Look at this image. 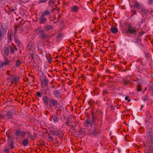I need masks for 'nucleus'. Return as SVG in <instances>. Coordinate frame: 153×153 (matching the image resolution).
<instances>
[{
	"mask_svg": "<svg viewBox=\"0 0 153 153\" xmlns=\"http://www.w3.org/2000/svg\"><path fill=\"white\" fill-rule=\"evenodd\" d=\"M141 11H143V10L142 9V10H141Z\"/></svg>",
	"mask_w": 153,
	"mask_h": 153,
	"instance_id": "obj_40",
	"label": "nucleus"
},
{
	"mask_svg": "<svg viewBox=\"0 0 153 153\" xmlns=\"http://www.w3.org/2000/svg\"><path fill=\"white\" fill-rule=\"evenodd\" d=\"M132 12L134 14H137V12L135 10L133 11Z\"/></svg>",
	"mask_w": 153,
	"mask_h": 153,
	"instance_id": "obj_29",
	"label": "nucleus"
},
{
	"mask_svg": "<svg viewBox=\"0 0 153 153\" xmlns=\"http://www.w3.org/2000/svg\"><path fill=\"white\" fill-rule=\"evenodd\" d=\"M36 33L39 34L43 33H44V30H42L41 27L38 28L36 30Z\"/></svg>",
	"mask_w": 153,
	"mask_h": 153,
	"instance_id": "obj_9",
	"label": "nucleus"
},
{
	"mask_svg": "<svg viewBox=\"0 0 153 153\" xmlns=\"http://www.w3.org/2000/svg\"><path fill=\"white\" fill-rule=\"evenodd\" d=\"M28 137L30 138L33 139V136L31 134H29L28 136Z\"/></svg>",
	"mask_w": 153,
	"mask_h": 153,
	"instance_id": "obj_24",
	"label": "nucleus"
},
{
	"mask_svg": "<svg viewBox=\"0 0 153 153\" xmlns=\"http://www.w3.org/2000/svg\"><path fill=\"white\" fill-rule=\"evenodd\" d=\"M152 132L149 131L147 133V142L145 146L151 150L153 149V136L152 135Z\"/></svg>",
	"mask_w": 153,
	"mask_h": 153,
	"instance_id": "obj_1",
	"label": "nucleus"
},
{
	"mask_svg": "<svg viewBox=\"0 0 153 153\" xmlns=\"http://www.w3.org/2000/svg\"><path fill=\"white\" fill-rule=\"evenodd\" d=\"M48 138L49 139H52V137L51 136H49Z\"/></svg>",
	"mask_w": 153,
	"mask_h": 153,
	"instance_id": "obj_35",
	"label": "nucleus"
},
{
	"mask_svg": "<svg viewBox=\"0 0 153 153\" xmlns=\"http://www.w3.org/2000/svg\"><path fill=\"white\" fill-rule=\"evenodd\" d=\"M20 131L19 130H17L15 131V134L17 136H19L20 134Z\"/></svg>",
	"mask_w": 153,
	"mask_h": 153,
	"instance_id": "obj_18",
	"label": "nucleus"
},
{
	"mask_svg": "<svg viewBox=\"0 0 153 153\" xmlns=\"http://www.w3.org/2000/svg\"><path fill=\"white\" fill-rule=\"evenodd\" d=\"M39 20L41 23H43L47 20V18L45 17L44 16H43V15H41L39 18Z\"/></svg>",
	"mask_w": 153,
	"mask_h": 153,
	"instance_id": "obj_6",
	"label": "nucleus"
},
{
	"mask_svg": "<svg viewBox=\"0 0 153 153\" xmlns=\"http://www.w3.org/2000/svg\"><path fill=\"white\" fill-rule=\"evenodd\" d=\"M22 143L24 146H26L28 143V139H25L22 141Z\"/></svg>",
	"mask_w": 153,
	"mask_h": 153,
	"instance_id": "obj_13",
	"label": "nucleus"
},
{
	"mask_svg": "<svg viewBox=\"0 0 153 153\" xmlns=\"http://www.w3.org/2000/svg\"><path fill=\"white\" fill-rule=\"evenodd\" d=\"M8 61L7 60L2 64V65L4 66V65H6L8 64Z\"/></svg>",
	"mask_w": 153,
	"mask_h": 153,
	"instance_id": "obj_21",
	"label": "nucleus"
},
{
	"mask_svg": "<svg viewBox=\"0 0 153 153\" xmlns=\"http://www.w3.org/2000/svg\"><path fill=\"white\" fill-rule=\"evenodd\" d=\"M71 11L72 12H76L79 10V7L76 6H74L71 8Z\"/></svg>",
	"mask_w": 153,
	"mask_h": 153,
	"instance_id": "obj_7",
	"label": "nucleus"
},
{
	"mask_svg": "<svg viewBox=\"0 0 153 153\" xmlns=\"http://www.w3.org/2000/svg\"><path fill=\"white\" fill-rule=\"evenodd\" d=\"M92 123V122L91 120H86L85 123H83L84 126L85 127H88L91 126Z\"/></svg>",
	"mask_w": 153,
	"mask_h": 153,
	"instance_id": "obj_5",
	"label": "nucleus"
},
{
	"mask_svg": "<svg viewBox=\"0 0 153 153\" xmlns=\"http://www.w3.org/2000/svg\"><path fill=\"white\" fill-rule=\"evenodd\" d=\"M9 39L10 40H11V35H9Z\"/></svg>",
	"mask_w": 153,
	"mask_h": 153,
	"instance_id": "obj_34",
	"label": "nucleus"
},
{
	"mask_svg": "<svg viewBox=\"0 0 153 153\" xmlns=\"http://www.w3.org/2000/svg\"><path fill=\"white\" fill-rule=\"evenodd\" d=\"M147 153H148V152H147Z\"/></svg>",
	"mask_w": 153,
	"mask_h": 153,
	"instance_id": "obj_43",
	"label": "nucleus"
},
{
	"mask_svg": "<svg viewBox=\"0 0 153 153\" xmlns=\"http://www.w3.org/2000/svg\"><path fill=\"white\" fill-rule=\"evenodd\" d=\"M53 95L56 97H59L60 96V93L58 91H56L53 92Z\"/></svg>",
	"mask_w": 153,
	"mask_h": 153,
	"instance_id": "obj_10",
	"label": "nucleus"
},
{
	"mask_svg": "<svg viewBox=\"0 0 153 153\" xmlns=\"http://www.w3.org/2000/svg\"><path fill=\"white\" fill-rule=\"evenodd\" d=\"M48 81L46 78H44L42 81V86L45 87L48 86Z\"/></svg>",
	"mask_w": 153,
	"mask_h": 153,
	"instance_id": "obj_3",
	"label": "nucleus"
},
{
	"mask_svg": "<svg viewBox=\"0 0 153 153\" xmlns=\"http://www.w3.org/2000/svg\"><path fill=\"white\" fill-rule=\"evenodd\" d=\"M37 95L40 97H41V95L40 93L39 92H38L37 93Z\"/></svg>",
	"mask_w": 153,
	"mask_h": 153,
	"instance_id": "obj_28",
	"label": "nucleus"
},
{
	"mask_svg": "<svg viewBox=\"0 0 153 153\" xmlns=\"http://www.w3.org/2000/svg\"><path fill=\"white\" fill-rule=\"evenodd\" d=\"M43 102L45 104H48V98L47 97H45L43 99Z\"/></svg>",
	"mask_w": 153,
	"mask_h": 153,
	"instance_id": "obj_14",
	"label": "nucleus"
},
{
	"mask_svg": "<svg viewBox=\"0 0 153 153\" xmlns=\"http://www.w3.org/2000/svg\"><path fill=\"white\" fill-rule=\"evenodd\" d=\"M51 133L53 135H56V136L59 135V133H58V132H57L55 131V130H51Z\"/></svg>",
	"mask_w": 153,
	"mask_h": 153,
	"instance_id": "obj_12",
	"label": "nucleus"
},
{
	"mask_svg": "<svg viewBox=\"0 0 153 153\" xmlns=\"http://www.w3.org/2000/svg\"><path fill=\"white\" fill-rule=\"evenodd\" d=\"M50 14V11L48 10H46V11L45 12L42 13V14H41V15H43V16H45L48 15Z\"/></svg>",
	"mask_w": 153,
	"mask_h": 153,
	"instance_id": "obj_15",
	"label": "nucleus"
},
{
	"mask_svg": "<svg viewBox=\"0 0 153 153\" xmlns=\"http://www.w3.org/2000/svg\"><path fill=\"white\" fill-rule=\"evenodd\" d=\"M141 85L140 84H138L137 85V87L138 88H140V87H141Z\"/></svg>",
	"mask_w": 153,
	"mask_h": 153,
	"instance_id": "obj_30",
	"label": "nucleus"
},
{
	"mask_svg": "<svg viewBox=\"0 0 153 153\" xmlns=\"http://www.w3.org/2000/svg\"><path fill=\"white\" fill-rule=\"evenodd\" d=\"M14 40H15V41H16V42H18V41H18V39H17V38H14Z\"/></svg>",
	"mask_w": 153,
	"mask_h": 153,
	"instance_id": "obj_32",
	"label": "nucleus"
},
{
	"mask_svg": "<svg viewBox=\"0 0 153 153\" xmlns=\"http://www.w3.org/2000/svg\"><path fill=\"white\" fill-rule=\"evenodd\" d=\"M9 114V113H7V115L8 116V117H9V119L11 118L12 117V115L10 114Z\"/></svg>",
	"mask_w": 153,
	"mask_h": 153,
	"instance_id": "obj_27",
	"label": "nucleus"
},
{
	"mask_svg": "<svg viewBox=\"0 0 153 153\" xmlns=\"http://www.w3.org/2000/svg\"><path fill=\"white\" fill-rule=\"evenodd\" d=\"M45 35L44 34H43L42 35V37L43 38H44V37L45 36Z\"/></svg>",
	"mask_w": 153,
	"mask_h": 153,
	"instance_id": "obj_36",
	"label": "nucleus"
},
{
	"mask_svg": "<svg viewBox=\"0 0 153 153\" xmlns=\"http://www.w3.org/2000/svg\"><path fill=\"white\" fill-rule=\"evenodd\" d=\"M12 147H13V146H11V148H13Z\"/></svg>",
	"mask_w": 153,
	"mask_h": 153,
	"instance_id": "obj_42",
	"label": "nucleus"
},
{
	"mask_svg": "<svg viewBox=\"0 0 153 153\" xmlns=\"http://www.w3.org/2000/svg\"><path fill=\"white\" fill-rule=\"evenodd\" d=\"M136 31L137 30L133 28L130 24H128L126 27L122 30L123 33L124 34H132L136 33Z\"/></svg>",
	"mask_w": 153,
	"mask_h": 153,
	"instance_id": "obj_2",
	"label": "nucleus"
},
{
	"mask_svg": "<svg viewBox=\"0 0 153 153\" xmlns=\"http://www.w3.org/2000/svg\"><path fill=\"white\" fill-rule=\"evenodd\" d=\"M128 102H130V100H128Z\"/></svg>",
	"mask_w": 153,
	"mask_h": 153,
	"instance_id": "obj_38",
	"label": "nucleus"
},
{
	"mask_svg": "<svg viewBox=\"0 0 153 153\" xmlns=\"http://www.w3.org/2000/svg\"><path fill=\"white\" fill-rule=\"evenodd\" d=\"M128 99V97H125V100H127Z\"/></svg>",
	"mask_w": 153,
	"mask_h": 153,
	"instance_id": "obj_33",
	"label": "nucleus"
},
{
	"mask_svg": "<svg viewBox=\"0 0 153 153\" xmlns=\"http://www.w3.org/2000/svg\"><path fill=\"white\" fill-rule=\"evenodd\" d=\"M10 51L12 53H13L14 52V49L12 47H11L10 48Z\"/></svg>",
	"mask_w": 153,
	"mask_h": 153,
	"instance_id": "obj_23",
	"label": "nucleus"
},
{
	"mask_svg": "<svg viewBox=\"0 0 153 153\" xmlns=\"http://www.w3.org/2000/svg\"><path fill=\"white\" fill-rule=\"evenodd\" d=\"M51 107H53L54 108H56L57 105V101L54 100H51Z\"/></svg>",
	"mask_w": 153,
	"mask_h": 153,
	"instance_id": "obj_4",
	"label": "nucleus"
},
{
	"mask_svg": "<svg viewBox=\"0 0 153 153\" xmlns=\"http://www.w3.org/2000/svg\"><path fill=\"white\" fill-rule=\"evenodd\" d=\"M46 1V0H45L44 1H42V2H45Z\"/></svg>",
	"mask_w": 153,
	"mask_h": 153,
	"instance_id": "obj_37",
	"label": "nucleus"
},
{
	"mask_svg": "<svg viewBox=\"0 0 153 153\" xmlns=\"http://www.w3.org/2000/svg\"><path fill=\"white\" fill-rule=\"evenodd\" d=\"M141 88H138L137 89V90L138 91H141Z\"/></svg>",
	"mask_w": 153,
	"mask_h": 153,
	"instance_id": "obj_31",
	"label": "nucleus"
},
{
	"mask_svg": "<svg viewBox=\"0 0 153 153\" xmlns=\"http://www.w3.org/2000/svg\"><path fill=\"white\" fill-rule=\"evenodd\" d=\"M95 117H94L92 116V120H91V121H92L93 123V122H94L95 121Z\"/></svg>",
	"mask_w": 153,
	"mask_h": 153,
	"instance_id": "obj_25",
	"label": "nucleus"
},
{
	"mask_svg": "<svg viewBox=\"0 0 153 153\" xmlns=\"http://www.w3.org/2000/svg\"><path fill=\"white\" fill-rule=\"evenodd\" d=\"M12 147H13V146H11V148H13Z\"/></svg>",
	"mask_w": 153,
	"mask_h": 153,
	"instance_id": "obj_41",
	"label": "nucleus"
},
{
	"mask_svg": "<svg viewBox=\"0 0 153 153\" xmlns=\"http://www.w3.org/2000/svg\"><path fill=\"white\" fill-rule=\"evenodd\" d=\"M15 31H14V35L16 36L17 35V27L15 28Z\"/></svg>",
	"mask_w": 153,
	"mask_h": 153,
	"instance_id": "obj_22",
	"label": "nucleus"
},
{
	"mask_svg": "<svg viewBox=\"0 0 153 153\" xmlns=\"http://www.w3.org/2000/svg\"><path fill=\"white\" fill-rule=\"evenodd\" d=\"M52 28V27L48 25H46L45 27V29L47 30H51Z\"/></svg>",
	"mask_w": 153,
	"mask_h": 153,
	"instance_id": "obj_16",
	"label": "nucleus"
},
{
	"mask_svg": "<svg viewBox=\"0 0 153 153\" xmlns=\"http://www.w3.org/2000/svg\"><path fill=\"white\" fill-rule=\"evenodd\" d=\"M51 118L52 119L53 121L54 122H58L59 120V119L56 116H52L51 117Z\"/></svg>",
	"mask_w": 153,
	"mask_h": 153,
	"instance_id": "obj_11",
	"label": "nucleus"
},
{
	"mask_svg": "<svg viewBox=\"0 0 153 153\" xmlns=\"http://www.w3.org/2000/svg\"><path fill=\"white\" fill-rule=\"evenodd\" d=\"M16 79H18V78H16Z\"/></svg>",
	"mask_w": 153,
	"mask_h": 153,
	"instance_id": "obj_39",
	"label": "nucleus"
},
{
	"mask_svg": "<svg viewBox=\"0 0 153 153\" xmlns=\"http://www.w3.org/2000/svg\"><path fill=\"white\" fill-rule=\"evenodd\" d=\"M140 6L138 2H136L134 5V7H139Z\"/></svg>",
	"mask_w": 153,
	"mask_h": 153,
	"instance_id": "obj_20",
	"label": "nucleus"
},
{
	"mask_svg": "<svg viewBox=\"0 0 153 153\" xmlns=\"http://www.w3.org/2000/svg\"><path fill=\"white\" fill-rule=\"evenodd\" d=\"M4 54L6 56L7 55L9 51L7 49H5L4 50Z\"/></svg>",
	"mask_w": 153,
	"mask_h": 153,
	"instance_id": "obj_17",
	"label": "nucleus"
},
{
	"mask_svg": "<svg viewBox=\"0 0 153 153\" xmlns=\"http://www.w3.org/2000/svg\"><path fill=\"white\" fill-rule=\"evenodd\" d=\"M21 64V62L20 61L18 60L16 62V67H18Z\"/></svg>",
	"mask_w": 153,
	"mask_h": 153,
	"instance_id": "obj_19",
	"label": "nucleus"
},
{
	"mask_svg": "<svg viewBox=\"0 0 153 153\" xmlns=\"http://www.w3.org/2000/svg\"><path fill=\"white\" fill-rule=\"evenodd\" d=\"M153 0H149L148 3L149 4H151L152 3Z\"/></svg>",
	"mask_w": 153,
	"mask_h": 153,
	"instance_id": "obj_26",
	"label": "nucleus"
},
{
	"mask_svg": "<svg viewBox=\"0 0 153 153\" xmlns=\"http://www.w3.org/2000/svg\"><path fill=\"white\" fill-rule=\"evenodd\" d=\"M111 30L112 33L115 34L118 32V29L116 27H112L111 28Z\"/></svg>",
	"mask_w": 153,
	"mask_h": 153,
	"instance_id": "obj_8",
	"label": "nucleus"
}]
</instances>
